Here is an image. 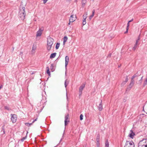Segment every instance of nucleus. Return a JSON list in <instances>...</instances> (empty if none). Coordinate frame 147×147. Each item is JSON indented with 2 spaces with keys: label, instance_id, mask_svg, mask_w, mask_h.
<instances>
[{
  "label": "nucleus",
  "instance_id": "1",
  "mask_svg": "<svg viewBox=\"0 0 147 147\" xmlns=\"http://www.w3.org/2000/svg\"><path fill=\"white\" fill-rule=\"evenodd\" d=\"M53 41L54 39L53 38L50 37L48 38L47 45V49L49 51L51 49Z\"/></svg>",
  "mask_w": 147,
  "mask_h": 147
},
{
  "label": "nucleus",
  "instance_id": "2",
  "mask_svg": "<svg viewBox=\"0 0 147 147\" xmlns=\"http://www.w3.org/2000/svg\"><path fill=\"white\" fill-rule=\"evenodd\" d=\"M138 147H147V140L143 139L140 141L138 144Z\"/></svg>",
  "mask_w": 147,
  "mask_h": 147
},
{
  "label": "nucleus",
  "instance_id": "3",
  "mask_svg": "<svg viewBox=\"0 0 147 147\" xmlns=\"http://www.w3.org/2000/svg\"><path fill=\"white\" fill-rule=\"evenodd\" d=\"M19 16L22 20H24L26 16L25 8H23L22 10H21L19 12Z\"/></svg>",
  "mask_w": 147,
  "mask_h": 147
},
{
  "label": "nucleus",
  "instance_id": "4",
  "mask_svg": "<svg viewBox=\"0 0 147 147\" xmlns=\"http://www.w3.org/2000/svg\"><path fill=\"white\" fill-rule=\"evenodd\" d=\"M134 143L132 141H126L124 147H134Z\"/></svg>",
  "mask_w": 147,
  "mask_h": 147
},
{
  "label": "nucleus",
  "instance_id": "5",
  "mask_svg": "<svg viewBox=\"0 0 147 147\" xmlns=\"http://www.w3.org/2000/svg\"><path fill=\"white\" fill-rule=\"evenodd\" d=\"M11 120L13 123H15L17 120V115L15 114H11Z\"/></svg>",
  "mask_w": 147,
  "mask_h": 147
},
{
  "label": "nucleus",
  "instance_id": "6",
  "mask_svg": "<svg viewBox=\"0 0 147 147\" xmlns=\"http://www.w3.org/2000/svg\"><path fill=\"white\" fill-rule=\"evenodd\" d=\"M135 136V134L132 130H130L128 136L131 139H133Z\"/></svg>",
  "mask_w": 147,
  "mask_h": 147
},
{
  "label": "nucleus",
  "instance_id": "7",
  "mask_svg": "<svg viewBox=\"0 0 147 147\" xmlns=\"http://www.w3.org/2000/svg\"><path fill=\"white\" fill-rule=\"evenodd\" d=\"M65 125L66 126L67 125L68 123L69 122V115H67L65 116Z\"/></svg>",
  "mask_w": 147,
  "mask_h": 147
},
{
  "label": "nucleus",
  "instance_id": "8",
  "mask_svg": "<svg viewBox=\"0 0 147 147\" xmlns=\"http://www.w3.org/2000/svg\"><path fill=\"white\" fill-rule=\"evenodd\" d=\"M42 31L43 30H42L41 28L39 29V30L37 32L36 34V36H40L42 34Z\"/></svg>",
  "mask_w": 147,
  "mask_h": 147
},
{
  "label": "nucleus",
  "instance_id": "9",
  "mask_svg": "<svg viewBox=\"0 0 147 147\" xmlns=\"http://www.w3.org/2000/svg\"><path fill=\"white\" fill-rule=\"evenodd\" d=\"M85 85L84 84H82L80 87L79 88V93L80 94H81L82 93V92L85 87Z\"/></svg>",
  "mask_w": 147,
  "mask_h": 147
},
{
  "label": "nucleus",
  "instance_id": "10",
  "mask_svg": "<svg viewBox=\"0 0 147 147\" xmlns=\"http://www.w3.org/2000/svg\"><path fill=\"white\" fill-rule=\"evenodd\" d=\"M69 61V58L68 56L65 57V67H66L68 64Z\"/></svg>",
  "mask_w": 147,
  "mask_h": 147
},
{
  "label": "nucleus",
  "instance_id": "11",
  "mask_svg": "<svg viewBox=\"0 0 147 147\" xmlns=\"http://www.w3.org/2000/svg\"><path fill=\"white\" fill-rule=\"evenodd\" d=\"M128 77H127H127H126L125 80L123 81L122 82V83H121V86H123L124 85H125L126 84L127 82L128 81Z\"/></svg>",
  "mask_w": 147,
  "mask_h": 147
},
{
  "label": "nucleus",
  "instance_id": "12",
  "mask_svg": "<svg viewBox=\"0 0 147 147\" xmlns=\"http://www.w3.org/2000/svg\"><path fill=\"white\" fill-rule=\"evenodd\" d=\"M98 108L99 111H101L103 109V107L102 105V101H101L100 103L99 104L98 107Z\"/></svg>",
  "mask_w": 147,
  "mask_h": 147
},
{
  "label": "nucleus",
  "instance_id": "13",
  "mask_svg": "<svg viewBox=\"0 0 147 147\" xmlns=\"http://www.w3.org/2000/svg\"><path fill=\"white\" fill-rule=\"evenodd\" d=\"M56 54L57 53H55L51 54L50 56V58L51 59H52L55 57L56 56Z\"/></svg>",
  "mask_w": 147,
  "mask_h": 147
},
{
  "label": "nucleus",
  "instance_id": "14",
  "mask_svg": "<svg viewBox=\"0 0 147 147\" xmlns=\"http://www.w3.org/2000/svg\"><path fill=\"white\" fill-rule=\"evenodd\" d=\"M63 45H65L66 42L67 41L68 39V38L66 36H65L63 37Z\"/></svg>",
  "mask_w": 147,
  "mask_h": 147
},
{
  "label": "nucleus",
  "instance_id": "15",
  "mask_svg": "<svg viewBox=\"0 0 147 147\" xmlns=\"http://www.w3.org/2000/svg\"><path fill=\"white\" fill-rule=\"evenodd\" d=\"M95 13V10H93L92 11V14L89 16V19L90 20L94 16Z\"/></svg>",
  "mask_w": 147,
  "mask_h": 147
},
{
  "label": "nucleus",
  "instance_id": "16",
  "mask_svg": "<svg viewBox=\"0 0 147 147\" xmlns=\"http://www.w3.org/2000/svg\"><path fill=\"white\" fill-rule=\"evenodd\" d=\"M36 45H33L32 46V52H33L36 49Z\"/></svg>",
  "mask_w": 147,
  "mask_h": 147
},
{
  "label": "nucleus",
  "instance_id": "17",
  "mask_svg": "<svg viewBox=\"0 0 147 147\" xmlns=\"http://www.w3.org/2000/svg\"><path fill=\"white\" fill-rule=\"evenodd\" d=\"M74 18H75V20H74V21L76 20V16L75 15H71L70 17V19H74Z\"/></svg>",
  "mask_w": 147,
  "mask_h": 147
},
{
  "label": "nucleus",
  "instance_id": "18",
  "mask_svg": "<svg viewBox=\"0 0 147 147\" xmlns=\"http://www.w3.org/2000/svg\"><path fill=\"white\" fill-rule=\"evenodd\" d=\"M74 19L73 20V19H69V23H68V25H70V23L71 22H74V20H75V18H74Z\"/></svg>",
  "mask_w": 147,
  "mask_h": 147
},
{
  "label": "nucleus",
  "instance_id": "19",
  "mask_svg": "<svg viewBox=\"0 0 147 147\" xmlns=\"http://www.w3.org/2000/svg\"><path fill=\"white\" fill-rule=\"evenodd\" d=\"M105 147H109V143L108 140H107L105 141Z\"/></svg>",
  "mask_w": 147,
  "mask_h": 147
},
{
  "label": "nucleus",
  "instance_id": "20",
  "mask_svg": "<svg viewBox=\"0 0 147 147\" xmlns=\"http://www.w3.org/2000/svg\"><path fill=\"white\" fill-rule=\"evenodd\" d=\"M86 3V0H82V5L84 6Z\"/></svg>",
  "mask_w": 147,
  "mask_h": 147
},
{
  "label": "nucleus",
  "instance_id": "21",
  "mask_svg": "<svg viewBox=\"0 0 147 147\" xmlns=\"http://www.w3.org/2000/svg\"><path fill=\"white\" fill-rule=\"evenodd\" d=\"M47 74L49 75H50V71H49V67H47Z\"/></svg>",
  "mask_w": 147,
  "mask_h": 147
},
{
  "label": "nucleus",
  "instance_id": "22",
  "mask_svg": "<svg viewBox=\"0 0 147 147\" xmlns=\"http://www.w3.org/2000/svg\"><path fill=\"white\" fill-rule=\"evenodd\" d=\"M60 43H57L56 45L55 48L56 49H59V46H60Z\"/></svg>",
  "mask_w": 147,
  "mask_h": 147
},
{
  "label": "nucleus",
  "instance_id": "23",
  "mask_svg": "<svg viewBox=\"0 0 147 147\" xmlns=\"http://www.w3.org/2000/svg\"><path fill=\"white\" fill-rule=\"evenodd\" d=\"M134 84V80H132L131 79V82L130 84L129 85H131L132 86H133Z\"/></svg>",
  "mask_w": 147,
  "mask_h": 147
},
{
  "label": "nucleus",
  "instance_id": "24",
  "mask_svg": "<svg viewBox=\"0 0 147 147\" xmlns=\"http://www.w3.org/2000/svg\"><path fill=\"white\" fill-rule=\"evenodd\" d=\"M138 76V74L137 73L136 74H135L132 77L131 79L132 80H134V78L137 77Z\"/></svg>",
  "mask_w": 147,
  "mask_h": 147
},
{
  "label": "nucleus",
  "instance_id": "25",
  "mask_svg": "<svg viewBox=\"0 0 147 147\" xmlns=\"http://www.w3.org/2000/svg\"><path fill=\"white\" fill-rule=\"evenodd\" d=\"M100 136L99 135H98L96 137V141H100Z\"/></svg>",
  "mask_w": 147,
  "mask_h": 147
},
{
  "label": "nucleus",
  "instance_id": "26",
  "mask_svg": "<svg viewBox=\"0 0 147 147\" xmlns=\"http://www.w3.org/2000/svg\"><path fill=\"white\" fill-rule=\"evenodd\" d=\"M33 124V123H25V125L28 127H30V126L31 125H32Z\"/></svg>",
  "mask_w": 147,
  "mask_h": 147
},
{
  "label": "nucleus",
  "instance_id": "27",
  "mask_svg": "<svg viewBox=\"0 0 147 147\" xmlns=\"http://www.w3.org/2000/svg\"><path fill=\"white\" fill-rule=\"evenodd\" d=\"M140 36H139L138 37V39L136 41V44L138 45V42H139V40H140Z\"/></svg>",
  "mask_w": 147,
  "mask_h": 147
},
{
  "label": "nucleus",
  "instance_id": "28",
  "mask_svg": "<svg viewBox=\"0 0 147 147\" xmlns=\"http://www.w3.org/2000/svg\"><path fill=\"white\" fill-rule=\"evenodd\" d=\"M87 13L85 15H84L83 16V19H85L86 20V18H87Z\"/></svg>",
  "mask_w": 147,
  "mask_h": 147
},
{
  "label": "nucleus",
  "instance_id": "29",
  "mask_svg": "<svg viewBox=\"0 0 147 147\" xmlns=\"http://www.w3.org/2000/svg\"><path fill=\"white\" fill-rule=\"evenodd\" d=\"M129 22H128L127 24V26L126 28V30H127V32L128 30L129 29Z\"/></svg>",
  "mask_w": 147,
  "mask_h": 147
},
{
  "label": "nucleus",
  "instance_id": "30",
  "mask_svg": "<svg viewBox=\"0 0 147 147\" xmlns=\"http://www.w3.org/2000/svg\"><path fill=\"white\" fill-rule=\"evenodd\" d=\"M137 45H138L137 44H135L134 47H133V50H134V51H135L136 50V48L137 47Z\"/></svg>",
  "mask_w": 147,
  "mask_h": 147
},
{
  "label": "nucleus",
  "instance_id": "31",
  "mask_svg": "<svg viewBox=\"0 0 147 147\" xmlns=\"http://www.w3.org/2000/svg\"><path fill=\"white\" fill-rule=\"evenodd\" d=\"M5 109L7 110H10L11 109L8 107L5 106Z\"/></svg>",
  "mask_w": 147,
  "mask_h": 147
},
{
  "label": "nucleus",
  "instance_id": "32",
  "mask_svg": "<svg viewBox=\"0 0 147 147\" xmlns=\"http://www.w3.org/2000/svg\"><path fill=\"white\" fill-rule=\"evenodd\" d=\"M86 20H85V19L83 20L82 24L83 25H85L86 23Z\"/></svg>",
  "mask_w": 147,
  "mask_h": 147
},
{
  "label": "nucleus",
  "instance_id": "33",
  "mask_svg": "<svg viewBox=\"0 0 147 147\" xmlns=\"http://www.w3.org/2000/svg\"><path fill=\"white\" fill-rule=\"evenodd\" d=\"M100 141H96V144L97 147H99L100 146Z\"/></svg>",
  "mask_w": 147,
  "mask_h": 147
},
{
  "label": "nucleus",
  "instance_id": "34",
  "mask_svg": "<svg viewBox=\"0 0 147 147\" xmlns=\"http://www.w3.org/2000/svg\"><path fill=\"white\" fill-rule=\"evenodd\" d=\"M83 115L82 114H81L80 117V119L81 120H82L83 119Z\"/></svg>",
  "mask_w": 147,
  "mask_h": 147
},
{
  "label": "nucleus",
  "instance_id": "35",
  "mask_svg": "<svg viewBox=\"0 0 147 147\" xmlns=\"http://www.w3.org/2000/svg\"><path fill=\"white\" fill-rule=\"evenodd\" d=\"M26 138V137H24L22 139H21V140L22 141H23Z\"/></svg>",
  "mask_w": 147,
  "mask_h": 147
},
{
  "label": "nucleus",
  "instance_id": "36",
  "mask_svg": "<svg viewBox=\"0 0 147 147\" xmlns=\"http://www.w3.org/2000/svg\"><path fill=\"white\" fill-rule=\"evenodd\" d=\"M67 81L66 80L65 81V87H66L67 86V84H67Z\"/></svg>",
  "mask_w": 147,
  "mask_h": 147
},
{
  "label": "nucleus",
  "instance_id": "37",
  "mask_svg": "<svg viewBox=\"0 0 147 147\" xmlns=\"http://www.w3.org/2000/svg\"><path fill=\"white\" fill-rule=\"evenodd\" d=\"M38 119V118H36L34 120L33 122H32V123H33L35 121H37Z\"/></svg>",
  "mask_w": 147,
  "mask_h": 147
},
{
  "label": "nucleus",
  "instance_id": "38",
  "mask_svg": "<svg viewBox=\"0 0 147 147\" xmlns=\"http://www.w3.org/2000/svg\"><path fill=\"white\" fill-rule=\"evenodd\" d=\"M133 19H132L131 20H129V21L128 22H129L130 23V22H132L133 21Z\"/></svg>",
  "mask_w": 147,
  "mask_h": 147
},
{
  "label": "nucleus",
  "instance_id": "39",
  "mask_svg": "<svg viewBox=\"0 0 147 147\" xmlns=\"http://www.w3.org/2000/svg\"><path fill=\"white\" fill-rule=\"evenodd\" d=\"M111 56V54H109L108 56V57H110Z\"/></svg>",
  "mask_w": 147,
  "mask_h": 147
},
{
  "label": "nucleus",
  "instance_id": "40",
  "mask_svg": "<svg viewBox=\"0 0 147 147\" xmlns=\"http://www.w3.org/2000/svg\"><path fill=\"white\" fill-rule=\"evenodd\" d=\"M53 67V66L52 65H51V68Z\"/></svg>",
  "mask_w": 147,
  "mask_h": 147
},
{
  "label": "nucleus",
  "instance_id": "41",
  "mask_svg": "<svg viewBox=\"0 0 147 147\" xmlns=\"http://www.w3.org/2000/svg\"><path fill=\"white\" fill-rule=\"evenodd\" d=\"M2 86H0V89L2 88Z\"/></svg>",
  "mask_w": 147,
  "mask_h": 147
},
{
  "label": "nucleus",
  "instance_id": "42",
  "mask_svg": "<svg viewBox=\"0 0 147 147\" xmlns=\"http://www.w3.org/2000/svg\"><path fill=\"white\" fill-rule=\"evenodd\" d=\"M127 31H126V32H125V33H127Z\"/></svg>",
  "mask_w": 147,
  "mask_h": 147
}]
</instances>
